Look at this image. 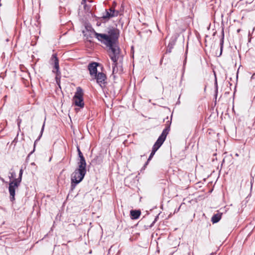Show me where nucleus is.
<instances>
[{"label":"nucleus","instance_id":"1","mask_svg":"<svg viewBox=\"0 0 255 255\" xmlns=\"http://www.w3.org/2000/svg\"><path fill=\"white\" fill-rule=\"evenodd\" d=\"M108 33V34H96L98 40L109 48V52H114L115 55H117L121 51L118 42L119 30L117 28H112L109 29Z\"/></svg>","mask_w":255,"mask_h":255},{"label":"nucleus","instance_id":"2","mask_svg":"<svg viewBox=\"0 0 255 255\" xmlns=\"http://www.w3.org/2000/svg\"><path fill=\"white\" fill-rule=\"evenodd\" d=\"M85 165L78 164L77 168L71 175V189L73 190L76 186L84 178L86 173Z\"/></svg>","mask_w":255,"mask_h":255},{"label":"nucleus","instance_id":"3","mask_svg":"<svg viewBox=\"0 0 255 255\" xmlns=\"http://www.w3.org/2000/svg\"><path fill=\"white\" fill-rule=\"evenodd\" d=\"M83 91L82 88L78 87L76 89V92L73 98V102L76 106L83 108L84 103L83 101Z\"/></svg>","mask_w":255,"mask_h":255},{"label":"nucleus","instance_id":"4","mask_svg":"<svg viewBox=\"0 0 255 255\" xmlns=\"http://www.w3.org/2000/svg\"><path fill=\"white\" fill-rule=\"evenodd\" d=\"M20 182L15 179L9 182L8 191L10 194V199L11 201H13L15 200L14 196L15 190L18 188Z\"/></svg>","mask_w":255,"mask_h":255},{"label":"nucleus","instance_id":"5","mask_svg":"<svg viewBox=\"0 0 255 255\" xmlns=\"http://www.w3.org/2000/svg\"><path fill=\"white\" fill-rule=\"evenodd\" d=\"M51 59L53 61L54 64V70H53V72L56 73L55 79L57 83L59 85L60 82V77L61 74V73L59 71V61L56 54H54L52 55Z\"/></svg>","mask_w":255,"mask_h":255},{"label":"nucleus","instance_id":"6","mask_svg":"<svg viewBox=\"0 0 255 255\" xmlns=\"http://www.w3.org/2000/svg\"><path fill=\"white\" fill-rule=\"evenodd\" d=\"M93 77L94 79H96L97 83L101 88H103L106 86V84H107V76L103 72H99Z\"/></svg>","mask_w":255,"mask_h":255},{"label":"nucleus","instance_id":"7","mask_svg":"<svg viewBox=\"0 0 255 255\" xmlns=\"http://www.w3.org/2000/svg\"><path fill=\"white\" fill-rule=\"evenodd\" d=\"M119 14L118 10H115L114 7H111L109 9H106L105 13H103L102 17L104 19H110L117 16Z\"/></svg>","mask_w":255,"mask_h":255},{"label":"nucleus","instance_id":"8","mask_svg":"<svg viewBox=\"0 0 255 255\" xmlns=\"http://www.w3.org/2000/svg\"><path fill=\"white\" fill-rule=\"evenodd\" d=\"M120 52H118L117 55H115L114 52H109V56L113 62V74L118 72V68H117V62L120 57Z\"/></svg>","mask_w":255,"mask_h":255},{"label":"nucleus","instance_id":"9","mask_svg":"<svg viewBox=\"0 0 255 255\" xmlns=\"http://www.w3.org/2000/svg\"><path fill=\"white\" fill-rule=\"evenodd\" d=\"M98 65L99 64L95 62H92L88 65V69L91 77H93L98 73L97 67Z\"/></svg>","mask_w":255,"mask_h":255},{"label":"nucleus","instance_id":"10","mask_svg":"<svg viewBox=\"0 0 255 255\" xmlns=\"http://www.w3.org/2000/svg\"><path fill=\"white\" fill-rule=\"evenodd\" d=\"M83 33L84 36L86 37V38L89 41H91L90 38H92L93 36H95L96 38L98 39L97 35L96 34H99L96 32L95 30L93 28L89 30L86 28V30L83 31Z\"/></svg>","mask_w":255,"mask_h":255},{"label":"nucleus","instance_id":"11","mask_svg":"<svg viewBox=\"0 0 255 255\" xmlns=\"http://www.w3.org/2000/svg\"><path fill=\"white\" fill-rule=\"evenodd\" d=\"M165 140L162 139L161 137H158L155 143L153 146L152 149L157 151L159 148L162 145Z\"/></svg>","mask_w":255,"mask_h":255},{"label":"nucleus","instance_id":"12","mask_svg":"<svg viewBox=\"0 0 255 255\" xmlns=\"http://www.w3.org/2000/svg\"><path fill=\"white\" fill-rule=\"evenodd\" d=\"M141 212L139 210H131L130 214L132 219H137L140 215Z\"/></svg>","mask_w":255,"mask_h":255},{"label":"nucleus","instance_id":"13","mask_svg":"<svg viewBox=\"0 0 255 255\" xmlns=\"http://www.w3.org/2000/svg\"><path fill=\"white\" fill-rule=\"evenodd\" d=\"M77 150L78 152L79 157H80V161L78 162V164L86 165V162L85 158L83 156V154L81 152V151H80L79 147L77 148Z\"/></svg>","mask_w":255,"mask_h":255},{"label":"nucleus","instance_id":"14","mask_svg":"<svg viewBox=\"0 0 255 255\" xmlns=\"http://www.w3.org/2000/svg\"><path fill=\"white\" fill-rule=\"evenodd\" d=\"M170 130V127L167 126L165 128L163 129L161 135L159 136L161 137L162 139L165 140L167 135L168 134L169 131Z\"/></svg>","mask_w":255,"mask_h":255},{"label":"nucleus","instance_id":"15","mask_svg":"<svg viewBox=\"0 0 255 255\" xmlns=\"http://www.w3.org/2000/svg\"><path fill=\"white\" fill-rule=\"evenodd\" d=\"M222 214L218 213L213 216L211 219V221L213 223H218L221 219Z\"/></svg>","mask_w":255,"mask_h":255},{"label":"nucleus","instance_id":"16","mask_svg":"<svg viewBox=\"0 0 255 255\" xmlns=\"http://www.w3.org/2000/svg\"><path fill=\"white\" fill-rule=\"evenodd\" d=\"M156 151H155V150H153L152 149V151L147 159V161H146V162L144 164V166H146L148 163V162L151 159V158H152V157L153 156V155H154Z\"/></svg>","mask_w":255,"mask_h":255},{"label":"nucleus","instance_id":"17","mask_svg":"<svg viewBox=\"0 0 255 255\" xmlns=\"http://www.w3.org/2000/svg\"><path fill=\"white\" fill-rule=\"evenodd\" d=\"M174 45V42H173V43L170 42L168 44V47L167 49V52H168L169 53L171 52V50L173 48Z\"/></svg>","mask_w":255,"mask_h":255},{"label":"nucleus","instance_id":"18","mask_svg":"<svg viewBox=\"0 0 255 255\" xmlns=\"http://www.w3.org/2000/svg\"><path fill=\"white\" fill-rule=\"evenodd\" d=\"M223 44H224V34L223 35V37L220 40V51H221V52H220V55H221V54H222L223 48Z\"/></svg>","mask_w":255,"mask_h":255},{"label":"nucleus","instance_id":"19","mask_svg":"<svg viewBox=\"0 0 255 255\" xmlns=\"http://www.w3.org/2000/svg\"><path fill=\"white\" fill-rule=\"evenodd\" d=\"M22 173H23L22 169H21L19 171V177L17 179H15V180L17 181L18 182H19L20 183L21 181Z\"/></svg>","mask_w":255,"mask_h":255},{"label":"nucleus","instance_id":"20","mask_svg":"<svg viewBox=\"0 0 255 255\" xmlns=\"http://www.w3.org/2000/svg\"><path fill=\"white\" fill-rule=\"evenodd\" d=\"M44 125H45V124L44 123L43 126H42V128H41V133H40V136H39V137L34 142V148H35V144H36V142L39 140V139L40 138L41 136H42V132L43 131V130H44Z\"/></svg>","mask_w":255,"mask_h":255},{"label":"nucleus","instance_id":"21","mask_svg":"<svg viewBox=\"0 0 255 255\" xmlns=\"http://www.w3.org/2000/svg\"><path fill=\"white\" fill-rule=\"evenodd\" d=\"M81 4L84 5V8L86 9V7L87 6L86 4V0H82L81 2Z\"/></svg>","mask_w":255,"mask_h":255},{"label":"nucleus","instance_id":"22","mask_svg":"<svg viewBox=\"0 0 255 255\" xmlns=\"http://www.w3.org/2000/svg\"><path fill=\"white\" fill-rule=\"evenodd\" d=\"M215 86H216V90H215L216 96H217V92H218V86H217V80H215Z\"/></svg>","mask_w":255,"mask_h":255},{"label":"nucleus","instance_id":"23","mask_svg":"<svg viewBox=\"0 0 255 255\" xmlns=\"http://www.w3.org/2000/svg\"><path fill=\"white\" fill-rule=\"evenodd\" d=\"M20 122H21V120H20L18 122L17 124H18V126H19V124H20Z\"/></svg>","mask_w":255,"mask_h":255},{"label":"nucleus","instance_id":"24","mask_svg":"<svg viewBox=\"0 0 255 255\" xmlns=\"http://www.w3.org/2000/svg\"><path fill=\"white\" fill-rule=\"evenodd\" d=\"M255 74H253V75H252V79L254 78V76H255Z\"/></svg>","mask_w":255,"mask_h":255},{"label":"nucleus","instance_id":"25","mask_svg":"<svg viewBox=\"0 0 255 255\" xmlns=\"http://www.w3.org/2000/svg\"><path fill=\"white\" fill-rule=\"evenodd\" d=\"M34 151V149H33V151L31 152V153H32V152Z\"/></svg>","mask_w":255,"mask_h":255}]
</instances>
